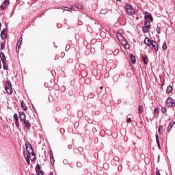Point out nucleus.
I'll return each instance as SVG.
<instances>
[{"label": "nucleus", "instance_id": "f257e3e1", "mask_svg": "<svg viewBox=\"0 0 175 175\" xmlns=\"http://www.w3.org/2000/svg\"><path fill=\"white\" fill-rule=\"evenodd\" d=\"M25 147L28 154L34 157L33 158L31 159V161H35L36 157L35 156V152H33V148H32V145H31V144L27 142L25 143Z\"/></svg>", "mask_w": 175, "mask_h": 175}, {"label": "nucleus", "instance_id": "f03ea898", "mask_svg": "<svg viewBox=\"0 0 175 175\" xmlns=\"http://www.w3.org/2000/svg\"><path fill=\"white\" fill-rule=\"evenodd\" d=\"M5 91L9 95L13 94V88H12V82H10V81H7Z\"/></svg>", "mask_w": 175, "mask_h": 175}, {"label": "nucleus", "instance_id": "7ed1b4c3", "mask_svg": "<svg viewBox=\"0 0 175 175\" xmlns=\"http://www.w3.org/2000/svg\"><path fill=\"white\" fill-rule=\"evenodd\" d=\"M166 105L168 107H175L174 100H173V98H172L171 97H169L166 100Z\"/></svg>", "mask_w": 175, "mask_h": 175}, {"label": "nucleus", "instance_id": "20e7f679", "mask_svg": "<svg viewBox=\"0 0 175 175\" xmlns=\"http://www.w3.org/2000/svg\"><path fill=\"white\" fill-rule=\"evenodd\" d=\"M13 118L15 121V125L16 128L18 129L20 128V123L18 122V116L17 115V113H15L14 114Z\"/></svg>", "mask_w": 175, "mask_h": 175}, {"label": "nucleus", "instance_id": "39448f33", "mask_svg": "<svg viewBox=\"0 0 175 175\" xmlns=\"http://www.w3.org/2000/svg\"><path fill=\"white\" fill-rule=\"evenodd\" d=\"M145 18L146 21H150L151 23L154 21V19L152 18V16L150 15V14H148V12H145Z\"/></svg>", "mask_w": 175, "mask_h": 175}, {"label": "nucleus", "instance_id": "423d86ee", "mask_svg": "<svg viewBox=\"0 0 175 175\" xmlns=\"http://www.w3.org/2000/svg\"><path fill=\"white\" fill-rule=\"evenodd\" d=\"M153 42H154V40H150L148 38H146L144 40V43L146 46H151Z\"/></svg>", "mask_w": 175, "mask_h": 175}, {"label": "nucleus", "instance_id": "0eeeda50", "mask_svg": "<svg viewBox=\"0 0 175 175\" xmlns=\"http://www.w3.org/2000/svg\"><path fill=\"white\" fill-rule=\"evenodd\" d=\"M117 38L118 40H124V37H122V30H118Z\"/></svg>", "mask_w": 175, "mask_h": 175}, {"label": "nucleus", "instance_id": "6e6552de", "mask_svg": "<svg viewBox=\"0 0 175 175\" xmlns=\"http://www.w3.org/2000/svg\"><path fill=\"white\" fill-rule=\"evenodd\" d=\"M19 118L21 121H26L25 113L20 112L19 113Z\"/></svg>", "mask_w": 175, "mask_h": 175}, {"label": "nucleus", "instance_id": "1a4fd4ad", "mask_svg": "<svg viewBox=\"0 0 175 175\" xmlns=\"http://www.w3.org/2000/svg\"><path fill=\"white\" fill-rule=\"evenodd\" d=\"M49 157H50L51 163V165H53L54 162H55V160L54 159V156L53 154L52 150H50V152H49Z\"/></svg>", "mask_w": 175, "mask_h": 175}, {"label": "nucleus", "instance_id": "9d476101", "mask_svg": "<svg viewBox=\"0 0 175 175\" xmlns=\"http://www.w3.org/2000/svg\"><path fill=\"white\" fill-rule=\"evenodd\" d=\"M0 58L2 61V64H5V62H6V57H5V54L2 52L0 53Z\"/></svg>", "mask_w": 175, "mask_h": 175}, {"label": "nucleus", "instance_id": "9b49d317", "mask_svg": "<svg viewBox=\"0 0 175 175\" xmlns=\"http://www.w3.org/2000/svg\"><path fill=\"white\" fill-rule=\"evenodd\" d=\"M151 46H152L153 49H154L155 51H158V50L159 49V46H158V43H157V42L154 41Z\"/></svg>", "mask_w": 175, "mask_h": 175}, {"label": "nucleus", "instance_id": "f8f14e48", "mask_svg": "<svg viewBox=\"0 0 175 175\" xmlns=\"http://www.w3.org/2000/svg\"><path fill=\"white\" fill-rule=\"evenodd\" d=\"M5 31H8V29H3L1 31V39H6V34H5Z\"/></svg>", "mask_w": 175, "mask_h": 175}, {"label": "nucleus", "instance_id": "ddd939ff", "mask_svg": "<svg viewBox=\"0 0 175 175\" xmlns=\"http://www.w3.org/2000/svg\"><path fill=\"white\" fill-rule=\"evenodd\" d=\"M23 124L27 128V129H29V128H31V123H29L28 120L23 121Z\"/></svg>", "mask_w": 175, "mask_h": 175}, {"label": "nucleus", "instance_id": "4468645a", "mask_svg": "<svg viewBox=\"0 0 175 175\" xmlns=\"http://www.w3.org/2000/svg\"><path fill=\"white\" fill-rule=\"evenodd\" d=\"M129 16H133V14H135V9L132 8L131 9L126 11Z\"/></svg>", "mask_w": 175, "mask_h": 175}, {"label": "nucleus", "instance_id": "2eb2a0df", "mask_svg": "<svg viewBox=\"0 0 175 175\" xmlns=\"http://www.w3.org/2000/svg\"><path fill=\"white\" fill-rule=\"evenodd\" d=\"M130 58L132 64H136V57H135L133 54H130Z\"/></svg>", "mask_w": 175, "mask_h": 175}, {"label": "nucleus", "instance_id": "dca6fc26", "mask_svg": "<svg viewBox=\"0 0 175 175\" xmlns=\"http://www.w3.org/2000/svg\"><path fill=\"white\" fill-rule=\"evenodd\" d=\"M75 6L77 9H79V10H81L83 9V5L80 3H75Z\"/></svg>", "mask_w": 175, "mask_h": 175}, {"label": "nucleus", "instance_id": "f3484780", "mask_svg": "<svg viewBox=\"0 0 175 175\" xmlns=\"http://www.w3.org/2000/svg\"><path fill=\"white\" fill-rule=\"evenodd\" d=\"M142 61L144 65H147L148 64V58L147 57L142 56Z\"/></svg>", "mask_w": 175, "mask_h": 175}, {"label": "nucleus", "instance_id": "a211bd4d", "mask_svg": "<svg viewBox=\"0 0 175 175\" xmlns=\"http://www.w3.org/2000/svg\"><path fill=\"white\" fill-rule=\"evenodd\" d=\"M172 91H173V88L172 87V85H168L166 89V94H170Z\"/></svg>", "mask_w": 175, "mask_h": 175}, {"label": "nucleus", "instance_id": "6ab92c4d", "mask_svg": "<svg viewBox=\"0 0 175 175\" xmlns=\"http://www.w3.org/2000/svg\"><path fill=\"white\" fill-rule=\"evenodd\" d=\"M163 132V126L159 125L158 128V133L161 135Z\"/></svg>", "mask_w": 175, "mask_h": 175}, {"label": "nucleus", "instance_id": "aec40b11", "mask_svg": "<svg viewBox=\"0 0 175 175\" xmlns=\"http://www.w3.org/2000/svg\"><path fill=\"white\" fill-rule=\"evenodd\" d=\"M21 43H20L18 44V42H17V44H16V53H18V51H20V49H21Z\"/></svg>", "mask_w": 175, "mask_h": 175}, {"label": "nucleus", "instance_id": "412c9836", "mask_svg": "<svg viewBox=\"0 0 175 175\" xmlns=\"http://www.w3.org/2000/svg\"><path fill=\"white\" fill-rule=\"evenodd\" d=\"M21 107L23 109V110H24V111H26L27 110V105H25V104H23L22 102H21Z\"/></svg>", "mask_w": 175, "mask_h": 175}, {"label": "nucleus", "instance_id": "4be33fe9", "mask_svg": "<svg viewBox=\"0 0 175 175\" xmlns=\"http://www.w3.org/2000/svg\"><path fill=\"white\" fill-rule=\"evenodd\" d=\"M145 25L146 27L150 28V27H151V23H150V21H146Z\"/></svg>", "mask_w": 175, "mask_h": 175}, {"label": "nucleus", "instance_id": "5701e85b", "mask_svg": "<svg viewBox=\"0 0 175 175\" xmlns=\"http://www.w3.org/2000/svg\"><path fill=\"white\" fill-rule=\"evenodd\" d=\"M125 8H126V10L127 12V10H129L130 9H132V8H133V7H132V5H131L129 4H126Z\"/></svg>", "mask_w": 175, "mask_h": 175}, {"label": "nucleus", "instance_id": "b1692460", "mask_svg": "<svg viewBox=\"0 0 175 175\" xmlns=\"http://www.w3.org/2000/svg\"><path fill=\"white\" fill-rule=\"evenodd\" d=\"M3 3H4V5H5V6H9V5L10 4V1H9V0H5V1H3Z\"/></svg>", "mask_w": 175, "mask_h": 175}, {"label": "nucleus", "instance_id": "393cba45", "mask_svg": "<svg viewBox=\"0 0 175 175\" xmlns=\"http://www.w3.org/2000/svg\"><path fill=\"white\" fill-rule=\"evenodd\" d=\"M41 168L42 167H40V165H39V163H37V165L36 166V172L40 170Z\"/></svg>", "mask_w": 175, "mask_h": 175}, {"label": "nucleus", "instance_id": "a878e982", "mask_svg": "<svg viewBox=\"0 0 175 175\" xmlns=\"http://www.w3.org/2000/svg\"><path fill=\"white\" fill-rule=\"evenodd\" d=\"M167 111V109H166V107H161V112L163 113V114H165Z\"/></svg>", "mask_w": 175, "mask_h": 175}, {"label": "nucleus", "instance_id": "bb28decb", "mask_svg": "<svg viewBox=\"0 0 175 175\" xmlns=\"http://www.w3.org/2000/svg\"><path fill=\"white\" fill-rule=\"evenodd\" d=\"M142 29L145 33H147V32H148V27H144Z\"/></svg>", "mask_w": 175, "mask_h": 175}, {"label": "nucleus", "instance_id": "cd10ccee", "mask_svg": "<svg viewBox=\"0 0 175 175\" xmlns=\"http://www.w3.org/2000/svg\"><path fill=\"white\" fill-rule=\"evenodd\" d=\"M5 42H1V50H5Z\"/></svg>", "mask_w": 175, "mask_h": 175}, {"label": "nucleus", "instance_id": "c85d7f7f", "mask_svg": "<svg viewBox=\"0 0 175 175\" xmlns=\"http://www.w3.org/2000/svg\"><path fill=\"white\" fill-rule=\"evenodd\" d=\"M3 69L4 70H8V66L6 65V63L5 62H4V64H3Z\"/></svg>", "mask_w": 175, "mask_h": 175}, {"label": "nucleus", "instance_id": "c756f323", "mask_svg": "<svg viewBox=\"0 0 175 175\" xmlns=\"http://www.w3.org/2000/svg\"><path fill=\"white\" fill-rule=\"evenodd\" d=\"M139 113L140 114H142V113H143V106H142V105L139 106Z\"/></svg>", "mask_w": 175, "mask_h": 175}, {"label": "nucleus", "instance_id": "7c9ffc66", "mask_svg": "<svg viewBox=\"0 0 175 175\" xmlns=\"http://www.w3.org/2000/svg\"><path fill=\"white\" fill-rule=\"evenodd\" d=\"M162 49L164 51L167 49V45L166 44V43L163 44Z\"/></svg>", "mask_w": 175, "mask_h": 175}, {"label": "nucleus", "instance_id": "2f4dec72", "mask_svg": "<svg viewBox=\"0 0 175 175\" xmlns=\"http://www.w3.org/2000/svg\"><path fill=\"white\" fill-rule=\"evenodd\" d=\"M154 114H158L159 113V109L155 108L154 109Z\"/></svg>", "mask_w": 175, "mask_h": 175}, {"label": "nucleus", "instance_id": "473e14b6", "mask_svg": "<svg viewBox=\"0 0 175 175\" xmlns=\"http://www.w3.org/2000/svg\"><path fill=\"white\" fill-rule=\"evenodd\" d=\"M36 173L38 175H43V171L42 170L36 171Z\"/></svg>", "mask_w": 175, "mask_h": 175}, {"label": "nucleus", "instance_id": "72a5a7b5", "mask_svg": "<svg viewBox=\"0 0 175 175\" xmlns=\"http://www.w3.org/2000/svg\"><path fill=\"white\" fill-rule=\"evenodd\" d=\"M156 31H157V33H161V27H157L156 29Z\"/></svg>", "mask_w": 175, "mask_h": 175}, {"label": "nucleus", "instance_id": "f704fd0d", "mask_svg": "<svg viewBox=\"0 0 175 175\" xmlns=\"http://www.w3.org/2000/svg\"><path fill=\"white\" fill-rule=\"evenodd\" d=\"M22 42H23V37H20L18 42V44H20V43L21 44Z\"/></svg>", "mask_w": 175, "mask_h": 175}, {"label": "nucleus", "instance_id": "c9c22d12", "mask_svg": "<svg viewBox=\"0 0 175 175\" xmlns=\"http://www.w3.org/2000/svg\"><path fill=\"white\" fill-rule=\"evenodd\" d=\"M29 158H31V157H27V159H26V162H27V165H29V163H30Z\"/></svg>", "mask_w": 175, "mask_h": 175}, {"label": "nucleus", "instance_id": "e433bc0d", "mask_svg": "<svg viewBox=\"0 0 175 175\" xmlns=\"http://www.w3.org/2000/svg\"><path fill=\"white\" fill-rule=\"evenodd\" d=\"M62 9L63 10L69 11V8H68V7H62Z\"/></svg>", "mask_w": 175, "mask_h": 175}, {"label": "nucleus", "instance_id": "4c0bfd02", "mask_svg": "<svg viewBox=\"0 0 175 175\" xmlns=\"http://www.w3.org/2000/svg\"><path fill=\"white\" fill-rule=\"evenodd\" d=\"M0 8L2 10H6V7L3 6V5H1L0 6Z\"/></svg>", "mask_w": 175, "mask_h": 175}, {"label": "nucleus", "instance_id": "58836bf2", "mask_svg": "<svg viewBox=\"0 0 175 175\" xmlns=\"http://www.w3.org/2000/svg\"><path fill=\"white\" fill-rule=\"evenodd\" d=\"M77 166L78 167H81V163H80V162H77Z\"/></svg>", "mask_w": 175, "mask_h": 175}, {"label": "nucleus", "instance_id": "ea45409f", "mask_svg": "<svg viewBox=\"0 0 175 175\" xmlns=\"http://www.w3.org/2000/svg\"><path fill=\"white\" fill-rule=\"evenodd\" d=\"M155 137H156L157 143H159V138L158 137V135H156Z\"/></svg>", "mask_w": 175, "mask_h": 175}, {"label": "nucleus", "instance_id": "a19ab883", "mask_svg": "<svg viewBox=\"0 0 175 175\" xmlns=\"http://www.w3.org/2000/svg\"><path fill=\"white\" fill-rule=\"evenodd\" d=\"M126 122H132V119L131 118H129L127 120H126Z\"/></svg>", "mask_w": 175, "mask_h": 175}, {"label": "nucleus", "instance_id": "79ce46f5", "mask_svg": "<svg viewBox=\"0 0 175 175\" xmlns=\"http://www.w3.org/2000/svg\"><path fill=\"white\" fill-rule=\"evenodd\" d=\"M157 146L159 147V149L161 150V144H160V142H157Z\"/></svg>", "mask_w": 175, "mask_h": 175}, {"label": "nucleus", "instance_id": "37998d69", "mask_svg": "<svg viewBox=\"0 0 175 175\" xmlns=\"http://www.w3.org/2000/svg\"><path fill=\"white\" fill-rule=\"evenodd\" d=\"M171 130H172V126H169L167 127V131H168V132H170Z\"/></svg>", "mask_w": 175, "mask_h": 175}, {"label": "nucleus", "instance_id": "c03bdc74", "mask_svg": "<svg viewBox=\"0 0 175 175\" xmlns=\"http://www.w3.org/2000/svg\"><path fill=\"white\" fill-rule=\"evenodd\" d=\"M156 175H161V172H159V170H157L156 172Z\"/></svg>", "mask_w": 175, "mask_h": 175}, {"label": "nucleus", "instance_id": "a18cd8bd", "mask_svg": "<svg viewBox=\"0 0 175 175\" xmlns=\"http://www.w3.org/2000/svg\"><path fill=\"white\" fill-rule=\"evenodd\" d=\"M174 124H175V122H171L170 124V126H173V125H174Z\"/></svg>", "mask_w": 175, "mask_h": 175}, {"label": "nucleus", "instance_id": "49530a36", "mask_svg": "<svg viewBox=\"0 0 175 175\" xmlns=\"http://www.w3.org/2000/svg\"><path fill=\"white\" fill-rule=\"evenodd\" d=\"M63 163H64L65 165H66V164L68 163V161H67V160H64V161H63Z\"/></svg>", "mask_w": 175, "mask_h": 175}, {"label": "nucleus", "instance_id": "de8ad7c7", "mask_svg": "<svg viewBox=\"0 0 175 175\" xmlns=\"http://www.w3.org/2000/svg\"><path fill=\"white\" fill-rule=\"evenodd\" d=\"M61 56H62V57H65V53H61Z\"/></svg>", "mask_w": 175, "mask_h": 175}, {"label": "nucleus", "instance_id": "09e8293b", "mask_svg": "<svg viewBox=\"0 0 175 175\" xmlns=\"http://www.w3.org/2000/svg\"><path fill=\"white\" fill-rule=\"evenodd\" d=\"M66 49H70V45H66Z\"/></svg>", "mask_w": 175, "mask_h": 175}, {"label": "nucleus", "instance_id": "8fccbe9b", "mask_svg": "<svg viewBox=\"0 0 175 175\" xmlns=\"http://www.w3.org/2000/svg\"><path fill=\"white\" fill-rule=\"evenodd\" d=\"M33 109L34 110V111H36V109H35V106L32 105Z\"/></svg>", "mask_w": 175, "mask_h": 175}, {"label": "nucleus", "instance_id": "3c124183", "mask_svg": "<svg viewBox=\"0 0 175 175\" xmlns=\"http://www.w3.org/2000/svg\"><path fill=\"white\" fill-rule=\"evenodd\" d=\"M49 175H54V173H53V172H51L49 173Z\"/></svg>", "mask_w": 175, "mask_h": 175}, {"label": "nucleus", "instance_id": "603ef678", "mask_svg": "<svg viewBox=\"0 0 175 175\" xmlns=\"http://www.w3.org/2000/svg\"><path fill=\"white\" fill-rule=\"evenodd\" d=\"M0 69H2V66H1V63H0Z\"/></svg>", "mask_w": 175, "mask_h": 175}, {"label": "nucleus", "instance_id": "864d4df0", "mask_svg": "<svg viewBox=\"0 0 175 175\" xmlns=\"http://www.w3.org/2000/svg\"><path fill=\"white\" fill-rule=\"evenodd\" d=\"M1 27H2V24L0 23V28H1Z\"/></svg>", "mask_w": 175, "mask_h": 175}, {"label": "nucleus", "instance_id": "5fc2aeb1", "mask_svg": "<svg viewBox=\"0 0 175 175\" xmlns=\"http://www.w3.org/2000/svg\"><path fill=\"white\" fill-rule=\"evenodd\" d=\"M116 1H121V0H116Z\"/></svg>", "mask_w": 175, "mask_h": 175}, {"label": "nucleus", "instance_id": "6e6d98bb", "mask_svg": "<svg viewBox=\"0 0 175 175\" xmlns=\"http://www.w3.org/2000/svg\"><path fill=\"white\" fill-rule=\"evenodd\" d=\"M20 1V0H16V1Z\"/></svg>", "mask_w": 175, "mask_h": 175}, {"label": "nucleus", "instance_id": "4d7b16f0", "mask_svg": "<svg viewBox=\"0 0 175 175\" xmlns=\"http://www.w3.org/2000/svg\"><path fill=\"white\" fill-rule=\"evenodd\" d=\"M0 31H1V27H0Z\"/></svg>", "mask_w": 175, "mask_h": 175}, {"label": "nucleus", "instance_id": "13d9d810", "mask_svg": "<svg viewBox=\"0 0 175 175\" xmlns=\"http://www.w3.org/2000/svg\"><path fill=\"white\" fill-rule=\"evenodd\" d=\"M0 64H1V60H0Z\"/></svg>", "mask_w": 175, "mask_h": 175}]
</instances>
